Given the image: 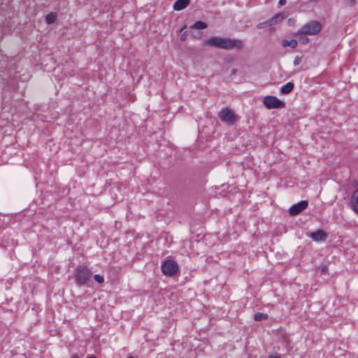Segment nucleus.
Wrapping results in <instances>:
<instances>
[{
	"label": "nucleus",
	"instance_id": "nucleus-1",
	"mask_svg": "<svg viewBox=\"0 0 358 358\" xmlns=\"http://www.w3.org/2000/svg\"><path fill=\"white\" fill-rule=\"evenodd\" d=\"M203 45L224 50H240L243 48V41L236 38H226L220 36H212L203 42Z\"/></svg>",
	"mask_w": 358,
	"mask_h": 358
},
{
	"label": "nucleus",
	"instance_id": "nucleus-2",
	"mask_svg": "<svg viewBox=\"0 0 358 358\" xmlns=\"http://www.w3.org/2000/svg\"><path fill=\"white\" fill-rule=\"evenodd\" d=\"M92 272L86 265H79L74 269V280L79 287L90 286Z\"/></svg>",
	"mask_w": 358,
	"mask_h": 358
},
{
	"label": "nucleus",
	"instance_id": "nucleus-3",
	"mask_svg": "<svg viewBox=\"0 0 358 358\" xmlns=\"http://www.w3.org/2000/svg\"><path fill=\"white\" fill-rule=\"evenodd\" d=\"M162 272L166 276H173L179 270L176 262L171 259H166L162 264Z\"/></svg>",
	"mask_w": 358,
	"mask_h": 358
},
{
	"label": "nucleus",
	"instance_id": "nucleus-4",
	"mask_svg": "<svg viewBox=\"0 0 358 358\" xmlns=\"http://www.w3.org/2000/svg\"><path fill=\"white\" fill-rule=\"evenodd\" d=\"M301 29L302 34L314 36L320 32L322 29V24L318 21L313 20L305 24Z\"/></svg>",
	"mask_w": 358,
	"mask_h": 358
},
{
	"label": "nucleus",
	"instance_id": "nucleus-5",
	"mask_svg": "<svg viewBox=\"0 0 358 358\" xmlns=\"http://www.w3.org/2000/svg\"><path fill=\"white\" fill-rule=\"evenodd\" d=\"M264 104L268 109H280L285 107V103L274 96H266L264 99Z\"/></svg>",
	"mask_w": 358,
	"mask_h": 358
},
{
	"label": "nucleus",
	"instance_id": "nucleus-6",
	"mask_svg": "<svg viewBox=\"0 0 358 358\" xmlns=\"http://www.w3.org/2000/svg\"><path fill=\"white\" fill-rule=\"evenodd\" d=\"M218 117L221 121L231 124H234L236 119L234 113L229 108H222L219 112Z\"/></svg>",
	"mask_w": 358,
	"mask_h": 358
},
{
	"label": "nucleus",
	"instance_id": "nucleus-7",
	"mask_svg": "<svg viewBox=\"0 0 358 358\" xmlns=\"http://www.w3.org/2000/svg\"><path fill=\"white\" fill-rule=\"evenodd\" d=\"M308 206V202L306 200L301 201L292 205L288 210L289 214L291 216H294L300 214Z\"/></svg>",
	"mask_w": 358,
	"mask_h": 358
},
{
	"label": "nucleus",
	"instance_id": "nucleus-8",
	"mask_svg": "<svg viewBox=\"0 0 358 358\" xmlns=\"http://www.w3.org/2000/svg\"><path fill=\"white\" fill-rule=\"evenodd\" d=\"M310 237L315 241H325L327 238V234L322 229H317L310 233Z\"/></svg>",
	"mask_w": 358,
	"mask_h": 358
},
{
	"label": "nucleus",
	"instance_id": "nucleus-9",
	"mask_svg": "<svg viewBox=\"0 0 358 358\" xmlns=\"http://www.w3.org/2000/svg\"><path fill=\"white\" fill-rule=\"evenodd\" d=\"M190 0H177L173 4L175 10H181L185 8L189 3Z\"/></svg>",
	"mask_w": 358,
	"mask_h": 358
},
{
	"label": "nucleus",
	"instance_id": "nucleus-10",
	"mask_svg": "<svg viewBox=\"0 0 358 358\" xmlns=\"http://www.w3.org/2000/svg\"><path fill=\"white\" fill-rule=\"evenodd\" d=\"M350 205L352 209L358 214V189L354 192L352 196Z\"/></svg>",
	"mask_w": 358,
	"mask_h": 358
},
{
	"label": "nucleus",
	"instance_id": "nucleus-11",
	"mask_svg": "<svg viewBox=\"0 0 358 358\" xmlns=\"http://www.w3.org/2000/svg\"><path fill=\"white\" fill-rule=\"evenodd\" d=\"M284 18V15L281 13L275 14L271 18L267 20L268 25L273 26L280 22Z\"/></svg>",
	"mask_w": 358,
	"mask_h": 358
},
{
	"label": "nucleus",
	"instance_id": "nucleus-12",
	"mask_svg": "<svg viewBox=\"0 0 358 358\" xmlns=\"http://www.w3.org/2000/svg\"><path fill=\"white\" fill-rule=\"evenodd\" d=\"M294 87V84L292 82H288L281 87L280 92L284 94L290 93Z\"/></svg>",
	"mask_w": 358,
	"mask_h": 358
},
{
	"label": "nucleus",
	"instance_id": "nucleus-13",
	"mask_svg": "<svg viewBox=\"0 0 358 358\" xmlns=\"http://www.w3.org/2000/svg\"><path fill=\"white\" fill-rule=\"evenodd\" d=\"M297 45H298L297 41L295 39H292L290 41L285 39V40H282V45L284 48L290 47L291 48L294 49V48H296Z\"/></svg>",
	"mask_w": 358,
	"mask_h": 358
},
{
	"label": "nucleus",
	"instance_id": "nucleus-14",
	"mask_svg": "<svg viewBox=\"0 0 358 358\" xmlns=\"http://www.w3.org/2000/svg\"><path fill=\"white\" fill-rule=\"evenodd\" d=\"M57 15L55 13H48L45 18V21L48 24H53L57 20Z\"/></svg>",
	"mask_w": 358,
	"mask_h": 358
},
{
	"label": "nucleus",
	"instance_id": "nucleus-15",
	"mask_svg": "<svg viewBox=\"0 0 358 358\" xmlns=\"http://www.w3.org/2000/svg\"><path fill=\"white\" fill-rule=\"evenodd\" d=\"M297 35L299 36V41L302 44L306 45V44H308L309 43V38L306 36L307 34H302L301 29L298 31Z\"/></svg>",
	"mask_w": 358,
	"mask_h": 358
},
{
	"label": "nucleus",
	"instance_id": "nucleus-16",
	"mask_svg": "<svg viewBox=\"0 0 358 358\" xmlns=\"http://www.w3.org/2000/svg\"><path fill=\"white\" fill-rule=\"evenodd\" d=\"M207 27H208L207 24L202 21H196L192 26V28L196 29H206Z\"/></svg>",
	"mask_w": 358,
	"mask_h": 358
},
{
	"label": "nucleus",
	"instance_id": "nucleus-17",
	"mask_svg": "<svg viewBox=\"0 0 358 358\" xmlns=\"http://www.w3.org/2000/svg\"><path fill=\"white\" fill-rule=\"evenodd\" d=\"M268 319V315L263 313H257L254 316L255 321L259 322Z\"/></svg>",
	"mask_w": 358,
	"mask_h": 358
},
{
	"label": "nucleus",
	"instance_id": "nucleus-18",
	"mask_svg": "<svg viewBox=\"0 0 358 358\" xmlns=\"http://www.w3.org/2000/svg\"><path fill=\"white\" fill-rule=\"evenodd\" d=\"M94 279L96 282L99 284H101L104 282V278L101 275L96 274L94 275Z\"/></svg>",
	"mask_w": 358,
	"mask_h": 358
},
{
	"label": "nucleus",
	"instance_id": "nucleus-19",
	"mask_svg": "<svg viewBox=\"0 0 358 358\" xmlns=\"http://www.w3.org/2000/svg\"><path fill=\"white\" fill-rule=\"evenodd\" d=\"M301 60H302V57L301 56H296L294 59V66H298L301 62Z\"/></svg>",
	"mask_w": 358,
	"mask_h": 358
},
{
	"label": "nucleus",
	"instance_id": "nucleus-20",
	"mask_svg": "<svg viewBox=\"0 0 358 358\" xmlns=\"http://www.w3.org/2000/svg\"><path fill=\"white\" fill-rule=\"evenodd\" d=\"M268 23H267V20H266V21H265L264 22L259 23L257 27L258 29H263V28H264L266 27H268Z\"/></svg>",
	"mask_w": 358,
	"mask_h": 358
},
{
	"label": "nucleus",
	"instance_id": "nucleus-21",
	"mask_svg": "<svg viewBox=\"0 0 358 358\" xmlns=\"http://www.w3.org/2000/svg\"><path fill=\"white\" fill-rule=\"evenodd\" d=\"M266 358H282L278 353L271 354Z\"/></svg>",
	"mask_w": 358,
	"mask_h": 358
},
{
	"label": "nucleus",
	"instance_id": "nucleus-22",
	"mask_svg": "<svg viewBox=\"0 0 358 358\" xmlns=\"http://www.w3.org/2000/svg\"><path fill=\"white\" fill-rule=\"evenodd\" d=\"M347 1L351 6H354L356 4V0H347Z\"/></svg>",
	"mask_w": 358,
	"mask_h": 358
},
{
	"label": "nucleus",
	"instance_id": "nucleus-23",
	"mask_svg": "<svg viewBox=\"0 0 358 358\" xmlns=\"http://www.w3.org/2000/svg\"><path fill=\"white\" fill-rule=\"evenodd\" d=\"M286 3H287V0H279V2H278L279 5L282 6L285 5Z\"/></svg>",
	"mask_w": 358,
	"mask_h": 358
},
{
	"label": "nucleus",
	"instance_id": "nucleus-24",
	"mask_svg": "<svg viewBox=\"0 0 358 358\" xmlns=\"http://www.w3.org/2000/svg\"><path fill=\"white\" fill-rule=\"evenodd\" d=\"M180 40H181L182 41H185V40H186V34H185V33H184V34H182L181 35V36H180Z\"/></svg>",
	"mask_w": 358,
	"mask_h": 358
},
{
	"label": "nucleus",
	"instance_id": "nucleus-25",
	"mask_svg": "<svg viewBox=\"0 0 358 358\" xmlns=\"http://www.w3.org/2000/svg\"><path fill=\"white\" fill-rule=\"evenodd\" d=\"M237 70L236 69H233L231 71V75H234L236 73Z\"/></svg>",
	"mask_w": 358,
	"mask_h": 358
},
{
	"label": "nucleus",
	"instance_id": "nucleus-26",
	"mask_svg": "<svg viewBox=\"0 0 358 358\" xmlns=\"http://www.w3.org/2000/svg\"><path fill=\"white\" fill-rule=\"evenodd\" d=\"M71 358H80V357L78 355H73L71 357Z\"/></svg>",
	"mask_w": 358,
	"mask_h": 358
},
{
	"label": "nucleus",
	"instance_id": "nucleus-27",
	"mask_svg": "<svg viewBox=\"0 0 358 358\" xmlns=\"http://www.w3.org/2000/svg\"><path fill=\"white\" fill-rule=\"evenodd\" d=\"M87 358H97V357L94 355H92V356L87 357Z\"/></svg>",
	"mask_w": 358,
	"mask_h": 358
},
{
	"label": "nucleus",
	"instance_id": "nucleus-28",
	"mask_svg": "<svg viewBox=\"0 0 358 358\" xmlns=\"http://www.w3.org/2000/svg\"><path fill=\"white\" fill-rule=\"evenodd\" d=\"M325 269H326V267H324V268H322V272H324Z\"/></svg>",
	"mask_w": 358,
	"mask_h": 358
}]
</instances>
